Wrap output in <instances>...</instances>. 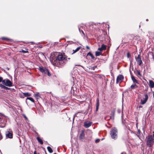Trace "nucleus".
<instances>
[{
	"label": "nucleus",
	"instance_id": "1",
	"mask_svg": "<svg viewBox=\"0 0 154 154\" xmlns=\"http://www.w3.org/2000/svg\"><path fill=\"white\" fill-rule=\"evenodd\" d=\"M66 61V56L64 54H61L56 57L55 60H51V62L54 65L58 67H61L65 65Z\"/></svg>",
	"mask_w": 154,
	"mask_h": 154
},
{
	"label": "nucleus",
	"instance_id": "2",
	"mask_svg": "<svg viewBox=\"0 0 154 154\" xmlns=\"http://www.w3.org/2000/svg\"><path fill=\"white\" fill-rule=\"evenodd\" d=\"M154 143V134L150 135L147 137V145L149 147H151Z\"/></svg>",
	"mask_w": 154,
	"mask_h": 154
},
{
	"label": "nucleus",
	"instance_id": "3",
	"mask_svg": "<svg viewBox=\"0 0 154 154\" xmlns=\"http://www.w3.org/2000/svg\"><path fill=\"white\" fill-rule=\"evenodd\" d=\"M110 135L112 139L116 140L118 137V131L116 128H112L110 131Z\"/></svg>",
	"mask_w": 154,
	"mask_h": 154
},
{
	"label": "nucleus",
	"instance_id": "4",
	"mask_svg": "<svg viewBox=\"0 0 154 154\" xmlns=\"http://www.w3.org/2000/svg\"><path fill=\"white\" fill-rule=\"evenodd\" d=\"M106 48V45L103 44L101 45L100 48H98V50L99 51H97V56H98L102 55V52L103 50H105Z\"/></svg>",
	"mask_w": 154,
	"mask_h": 154
},
{
	"label": "nucleus",
	"instance_id": "5",
	"mask_svg": "<svg viewBox=\"0 0 154 154\" xmlns=\"http://www.w3.org/2000/svg\"><path fill=\"white\" fill-rule=\"evenodd\" d=\"M2 83L5 86L10 87L12 86V83L8 79L3 80L2 81Z\"/></svg>",
	"mask_w": 154,
	"mask_h": 154
},
{
	"label": "nucleus",
	"instance_id": "6",
	"mask_svg": "<svg viewBox=\"0 0 154 154\" xmlns=\"http://www.w3.org/2000/svg\"><path fill=\"white\" fill-rule=\"evenodd\" d=\"M148 99V96L147 94H145L144 97L141 100L140 104L143 105L145 104L147 101Z\"/></svg>",
	"mask_w": 154,
	"mask_h": 154
},
{
	"label": "nucleus",
	"instance_id": "7",
	"mask_svg": "<svg viewBox=\"0 0 154 154\" xmlns=\"http://www.w3.org/2000/svg\"><path fill=\"white\" fill-rule=\"evenodd\" d=\"M38 69L42 72L45 74H46L47 72H48V69L42 66H39L38 67Z\"/></svg>",
	"mask_w": 154,
	"mask_h": 154
},
{
	"label": "nucleus",
	"instance_id": "8",
	"mask_svg": "<svg viewBox=\"0 0 154 154\" xmlns=\"http://www.w3.org/2000/svg\"><path fill=\"white\" fill-rule=\"evenodd\" d=\"M12 131H8L5 132V135L6 137L7 138H12V134L11 133Z\"/></svg>",
	"mask_w": 154,
	"mask_h": 154
},
{
	"label": "nucleus",
	"instance_id": "9",
	"mask_svg": "<svg viewBox=\"0 0 154 154\" xmlns=\"http://www.w3.org/2000/svg\"><path fill=\"white\" fill-rule=\"evenodd\" d=\"M124 76L122 75H119L117 77L116 79L117 83L121 82L123 80Z\"/></svg>",
	"mask_w": 154,
	"mask_h": 154
},
{
	"label": "nucleus",
	"instance_id": "10",
	"mask_svg": "<svg viewBox=\"0 0 154 154\" xmlns=\"http://www.w3.org/2000/svg\"><path fill=\"white\" fill-rule=\"evenodd\" d=\"M136 60L137 62V63L139 65H141L142 63V60L141 59L140 55L139 54L137 57L136 59Z\"/></svg>",
	"mask_w": 154,
	"mask_h": 154
},
{
	"label": "nucleus",
	"instance_id": "11",
	"mask_svg": "<svg viewBox=\"0 0 154 154\" xmlns=\"http://www.w3.org/2000/svg\"><path fill=\"white\" fill-rule=\"evenodd\" d=\"M91 123L90 122H86L84 123V126L86 128H88L91 125Z\"/></svg>",
	"mask_w": 154,
	"mask_h": 154
},
{
	"label": "nucleus",
	"instance_id": "12",
	"mask_svg": "<svg viewBox=\"0 0 154 154\" xmlns=\"http://www.w3.org/2000/svg\"><path fill=\"white\" fill-rule=\"evenodd\" d=\"M85 137V134L84 131H82L80 135L79 138L80 140H82Z\"/></svg>",
	"mask_w": 154,
	"mask_h": 154
},
{
	"label": "nucleus",
	"instance_id": "13",
	"mask_svg": "<svg viewBox=\"0 0 154 154\" xmlns=\"http://www.w3.org/2000/svg\"><path fill=\"white\" fill-rule=\"evenodd\" d=\"M34 96L37 99L41 97V94L38 92H36L34 94Z\"/></svg>",
	"mask_w": 154,
	"mask_h": 154
},
{
	"label": "nucleus",
	"instance_id": "14",
	"mask_svg": "<svg viewBox=\"0 0 154 154\" xmlns=\"http://www.w3.org/2000/svg\"><path fill=\"white\" fill-rule=\"evenodd\" d=\"M149 87L151 88L154 87V82L152 80L149 81Z\"/></svg>",
	"mask_w": 154,
	"mask_h": 154
},
{
	"label": "nucleus",
	"instance_id": "15",
	"mask_svg": "<svg viewBox=\"0 0 154 154\" xmlns=\"http://www.w3.org/2000/svg\"><path fill=\"white\" fill-rule=\"evenodd\" d=\"M131 78L133 82L134 83H136L137 84H138L137 81L133 75L131 76Z\"/></svg>",
	"mask_w": 154,
	"mask_h": 154
},
{
	"label": "nucleus",
	"instance_id": "16",
	"mask_svg": "<svg viewBox=\"0 0 154 154\" xmlns=\"http://www.w3.org/2000/svg\"><path fill=\"white\" fill-rule=\"evenodd\" d=\"M81 47H78L75 50H73V52L72 53V54H73L74 53H75L76 52L78 51L81 48Z\"/></svg>",
	"mask_w": 154,
	"mask_h": 154
},
{
	"label": "nucleus",
	"instance_id": "17",
	"mask_svg": "<svg viewBox=\"0 0 154 154\" xmlns=\"http://www.w3.org/2000/svg\"><path fill=\"white\" fill-rule=\"evenodd\" d=\"M25 97L31 96V94L30 93L28 92L23 93Z\"/></svg>",
	"mask_w": 154,
	"mask_h": 154
},
{
	"label": "nucleus",
	"instance_id": "18",
	"mask_svg": "<svg viewBox=\"0 0 154 154\" xmlns=\"http://www.w3.org/2000/svg\"><path fill=\"white\" fill-rule=\"evenodd\" d=\"M37 139L38 140V142H39L41 144H43V142L42 140L39 137H37Z\"/></svg>",
	"mask_w": 154,
	"mask_h": 154
},
{
	"label": "nucleus",
	"instance_id": "19",
	"mask_svg": "<svg viewBox=\"0 0 154 154\" xmlns=\"http://www.w3.org/2000/svg\"><path fill=\"white\" fill-rule=\"evenodd\" d=\"M47 148L48 151L50 153H52L53 152V150L50 147L48 146L47 147Z\"/></svg>",
	"mask_w": 154,
	"mask_h": 154
},
{
	"label": "nucleus",
	"instance_id": "20",
	"mask_svg": "<svg viewBox=\"0 0 154 154\" xmlns=\"http://www.w3.org/2000/svg\"><path fill=\"white\" fill-rule=\"evenodd\" d=\"M137 87V86L135 84L132 85L131 86V88L132 89H133L134 88H136Z\"/></svg>",
	"mask_w": 154,
	"mask_h": 154
},
{
	"label": "nucleus",
	"instance_id": "21",
	"mask_svg": "<svg viewBox=\"0 0 154 154\" xmlns=\"http://www.w3.org/2000/svg\"><path fill=\"white\" fill-rule=\"evenodd\" d=\"M115 112L114 111H112L111 113V116H110L111 118H113L114 116Z\"/></svg>",
	"mask_w": 154,
	"mask_h": 154
},
{
	"label": "nucleus",
	"instance_id": "22",
	"mask_svg": "<svg viewBox=\"0 0 154 154\" xmlns=\"http://www.w3.org/2000/svg\"><path fill=\"white\" fill-rule=\"evenodd\" d=\"M27 99H28V100H30L31 101H32V102L34 103V99L32 97H27Z\"/></svg>",
	"mask_w": 154,
	"mask_h": 154
},
{
	"label": "nucleus",
	"instance_id": "23",
	"mask_svg": "<svg viewBox=\"0 0 154 154\" xmlns=\"http://www.w3.org/2000/svg\"><path fill=\"white\" fill-rule=\"evenodd\" d=\"M87 55V56H88V55L90 56L92 59H94V57L93 56V54L91 53L90 52H89L88 54Z\"/></svg>",
	"mask_w": 154,
	"mask_h": 154
},
{
	"label": "nucleus",
	"instance_id": "24",
	"mask_svg": "<svg viewBox=\"0 0 154 154\" xmlns=\"http://www.w3.org/2000/svg\"><path fill=\"white\" fill-rule=\"evenodd\" d=\"M23 95L24 94H23V93L20 94H19L20 97L21 98H24L25 97V96H24Z\"/></svg>",
	"mask_w": 154,
	"mask_h": 154
},
{
	"label": "nucleus",
	"instance_id": "25",
	"mask_svg": "<svg viewBox=\"0 0 154 154\" xmlns=\"http://www.w3.org/2000/svg\"><path fill=\"white\" fill-rule=\"evenodd\" d=\"M96 68V66H90L89 69L94 70Z\"/></svg>",
	"mask_w": 154,
	"mask_h": 154
},
{
	"label": "nucleus",
	"instance_id": "26",
	"mask_svg": "<svg viewBox=\"0 0 154 154\" xmlns=\"http://www.w3.org/2000/svg\"><path fill=\"white\" fill-rule=\"evenodd\" d=\"M0 87H1L2 88V89H4L5 88V86H4V85H3L2 84H0Z\"/></svg>",
	"mask_w": 154,
	"mask_h": 154
},
{
	"label": "nucleus",
	"instance_id": "27",
	"mask_svg": "<svg viewBox=\"0 0 154 154\" xmlns=\"http://www.w3.org/2000/svg\"><path fill=\"white\" fill-rule=\"evenodd\" d=\"M2 39L4 40H9V39L7 38H6L5 37H2Z\"/></svg>",
	"mask_w": 154,
	"mask_h": 154
},
{
	"label": "nucleus",
	"instance_id": "28",
	"mask_svg": "<svg viewBox=\"0 0 154 154\" xmlns=\"http://www.w3.org/2000/svg\"><path fill=\"white\" fill-rule=\"evenodd\" d=\"M99 105V100H97V111L98 109Z\"/></svg>",
	"mask_w": 154,
	"mask_h": 154
},
{
	"label": "nucleus",
	"instance_id": "29",
	"mask_svg": "<svg viewBox=\"0 0 154 154\" xmlns=\"http://www.w3.org/2000/svg\"><path fill=\"white\" fill-rule=\"evenodd\" d=\"M46 74L48 75L49 76H50L51 75V74L50 73V72H49L48 70V72H47V73Z\"/></svg>",
	"mask_w": 154,
	"mask_h": 154
},
{
	"label": "nucleus",
	"instance_id": "30",
	"mask_svg": "<svg viewBox=\"0 0 154 154\" xmlns=\"http://www.w3.org/2000/svg\"><path fill=\"white\" fill-rule=\"evenodd\" d=\"M137 74L139 75H141V73H140V71L137 70Z\"/></svg>",
	"mask_w": 154,
	"mask_h": 154
},
{
	"label": "nucleus",
	"instance_id": "31",
	"mask_svg": "<svg viewBox=\"0 0 154 154\" xmlns=\"http://www.w3.org/2000/svg\"><path fill=\"white\" fill-rule=\"evenodd\" d=\"M80 113V112H78L77 113H75L74 115V116H78V114L79 113Z\"/></svg>",
	"mask_w": 154,
	"mask_h": 154
},
{
	"label": "nucleus",
	"instance_id": "32",
	"mask_svg": "<svg viewBox=\"0 0 154 154\" xmlns=\"http://www.w3.org/2000/svg\"><path fill=\"white\" fill-rule=\"evenodd\" d=\"M3 78L2 77H0V82H2V81H3Z\"/></svg>",
	"mask_w": 154,
	"mask_h": 154
},
{
	"label": "nucleus",
	"instance_id": "33",
	"mask_svg": "<svg viewBox=\"0 0 154 154\" xmlns=\"http://www.w3.org/2000/svg\"><path fill=\"white\" fill-rule=\"evenodd\" d=\"M67 42L68 43L69 42L71 44H73V43H74V42H72V41H68Z\"/></svg>",
	"mask_w": 154,
	"mask_h": 154
},
{
	"label": "nucleus",
	"instance_id": "34",
	"mask_svg": "<svg viewBox=\"0 0 154 154\" xmlns=\"http://www.w3.org/2000/svg\"><path fill=\"white\" fill-rule=\"evenodd\" d=\"M10 88H8V87H6L5 86V89H6V90H9L10 89Z\"/></svg>",
	"mask_w": 154,
	"mask_h": 154
},
{
	"label": "nucleus",
	"instance_id": "35",
	"mask_svg": "<svg viewBox=\"0 0 154 154\" xmlns=\"http://www.w3.org/2000/svg\"><path fill=\"white\" fill-rule=\"evenodd\" d=\"M121 154H126V152H122Z\"/></svg>",
	"mask_w": 154,
	"mask_h": 154
},
{
	"label": "nucleus",
	"instance_id": "36",
	"mask_svg": "<svg viewBox=\"0 0 154 154\" xmlns=\"http://www.w3.org/2000/svg\"><path fill=\"white\" fill-rule=\"evenodd\" d=\"M100 140V139H97V143L99 142Z\"/></svg>",
	"mask_w": 154,
	"mask_h": 154
},
{
	"label": "nucleus",
	"instance_id": "37",
	"mask_svg": "<svg viewBox=\"0 0 154 154\" xmlns=\"http://www.w3.org/2000/svg\"><path fill=\"white\" fill-rule=\"evenodd\" d=\"M23 53H26L27 52V51H24V50H23Z\"/></svg>",
	"mask_w": 154,
	"mask_h": 154
},
{
	"label": "nucleus",
	"instance_id": "38",
	"mask_svg": "<svg viewBox=\"0 0 154 154\" xmlns=\"http://www.w3.org/2000/svg\"><path fill=\"white\" fill-rule=\"evenodd\" d=\"M86 48H87L88 49H90V48H89V46H86Z\"/></svg>",
	"mask_w": 154,
	"mask_h": 154
},
{
	"label": "nucleus",
	"instance_id": "39",
	"mask_svg": "<svg viewBox=\"0 0 154 154\" xmlns=\"http://www.w3.org/2000/svg\"><path fill=\"white\" fill-rule=\"evenodd\" d=\"M34 154H36V152L35 151L34 152Z\"/></svg>",
	"mask_w": 154,
	"mask_h": 154
},
{
	"label": "nucleus",
	"instance_id": "40",
	"mask_svg": "<svg viewBox=\"0 0 154 154\" xmlns=\"http://www.w3.org/2000/svg\"><path fill=\"white\" fill-rule=\"evenodd\" d=\"M142 106H139V108H142Z\"/></svg>",
	"mask_w": 154,
	"mask_h": 154
},
{
	"label": "nucleus",
	"instance_id": "41",
	"mask_svg": "<svg viewBox=\"0 0 154 154\" xmlns=\"http://www.w3.org/2000/svg\"><path fill=\"white\" fill-rule=\"evenodd\" d=\"M82 33L84 35V32H83V31H82Z\"/></svg>",
	"mask_w": 154,
	"mask_h": 154
},
{
	"label": "nucleus",
	"instance_id": "42",
	"mask_svg": "<svg viewBox=\"0 0 154 154\" xmlns=\"http://www.w3.org/2000/svg\"><path fill=\"white\" fill-rule=\"evenodd\" d=\"M153 97H154V91L153 92Z\"/></svg>",
	"mask_w": 154,
	"mask_h": 154
},
{
	"label": "nucleus",
	"instance_id": "43",
	"mask_svg": "<svg viewBox=\"0 0 154 154\" xmlns=\"http://www.w3.org/2000/svg\"><path fill=\"white\" fill-rule=\"evenodd\" d=\"M95 54L96 56V51L95 52Z\"/></svg>",
	"mask_w": 154,
	"mask_h": 154
},
{
	"label": "nucleus",
	"instance_id": "44",
	"mask_svg": "<svg viewBox=\"0 0 154 154\" xmlns=\"http://www.w3.org/2000/svg\"><path fill=\"white\" fill-rule=\"evenodd\" d=\"M85 113H86V114H87V112H86H86H85Z\"/></svg>",
	"mask_w": 154,
	"mask_h": 154
},
{
	"label": "nucleus",
	"instance_id": "45",
	"mask_svg": "<svg viewBox=\"0 0 154 154\" xmlns=\"http://www.w3.org/2000/svg\"><path fill=\"white\" fill-rule=\"evenodd\" d=\"M95 142L96 143V139L95 140Z\"/></svg>",
	"mask_w": 154,
	"mask_h": 154
},
{
	"label": "nucleus",
	"instance_id": "46",
	"mask_svg": "<svg viewBox=\"0 0 154 154\" xmlns=\"http://www.w3.org/2000/svg\"><path fill=\"white\" fill-rule=\"evenodd\" d=\"M24 117L26 119V116H24Z\"/></svg>",
	"mask_w": 154,
	"mask_h": 154
},
{
	"label": "nucleus",
	"instance_id": "47",
	"mask_svg": "<svg viewBox=\"0 0 154 154\" xmlns=\"http://www.w3.org/2000/svg\"><path fill=\"white\" fill-rule=\"evenodd\" d=\"M146 21H148V19H146Z\"/></svg>",
	"mask_w": 154,
	"mask_h": 154
},
{
	"label": "nucleus",
	"instance_id": "48",
	"mask_svg": "<svg viewBox=\"0 0 154 154\" xmlns=\"http://www.w3.org/2000/svg\"><path fill=\"white\" fill-rule=\"evenodd\" d=\"M31 43H33V42H31Z\"/></svg>",
	"mask_w": 154,
	"mask_h": 154
},
{
	"label": "nucleus",
	"instance_id": "49",
	"mask_svg": "<svg viewBox=\"0 0 154 154\" xmlns=\"http://www.w3.org/2000/svg\"><path fill=\"white\" fill-rule=\"evenodd\" d=\"M103 138H102V139L101 140H103Z\"/></svg>",
	"mask_w": 154,
	"mask_h": 154
},
{
	"label": "nucleus",
	"instance_id": "50",
	"mask_svg": "<svg viewBox=\"0 0 154 154\" xmlns=\"http://www.w3.org/2000/svg\"><path fill=\"white\" fill-rule=\"evenodd\" d=\"M70 59V58H68V59L69 60Z\"/></svg>",
	"mask_w": 154,
	"mask_h": 154
},
{
	"label": "nucleus",
	"instance_id": "51",
	"mask_svg": "<svg viewBox=\"0 0 154 154\" xmlns=\"http://www.w3.org/2000/svg\"><path fill=\"white\" fill-rule=\"evenodd\" d=\"M7 69H9V68H7Z\"/></svg>",
	"mask_w": 154,
	"mask_h": 154
}]
</instances>
